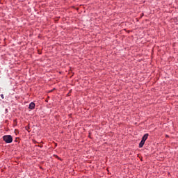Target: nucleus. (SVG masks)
Segmentation results:
<instances>
[{
    "instance_id": "obj_1",
    "label": "nucleus",
    "mask_w": 178,
    "mask_h": 178,
    "mask_svg": "<svg viewBox=\"0 0 178 178\" xmlns=\"http://www.w3.org/2000/svg\"><path fill=\"white\" fill-rule=\"evenodd\" d=\"M3 140L6 144H10V143L13 141V138H12V136L10 135H6L3 137Z\"/></svg>"
},
{
    "instance_id": "obj_2",
    "label": "nucleus",
    "mask_w": 178,
    "mask_h": 178,
    "mask_svg": "<svg viewBox=\"0 0 178 178\" xmlns=\"http://www.w3.org/2000/svg\"><path fill=\"white\" fill-rule=\"evenodd\" d=\"M148 136H149L148 134H145L142 138V141L145 143V141H147V138H148Z\"/></svg>"
},
{
    "instance_id": "obj_3",
    "label": "nucleus",
    "mask_w": 178,
    "mask_h": 178,
    "mask_svg": "<svg viewBox=\"0 0 178 178\" xmlns=\"http://www.w3.org/2000/svg\"><path fill=\"white\" fill-rule=\"evenodd\" d=\"M29 108V109H34L35 108V104L34 102L30 103Z\"/></svg>"
},
{
    "instance_id": "obj_4",
    "label": "nucleus",
    "mask_w": 178,
    "mask_h": 178,
    "mask_svg": "<svg viewBox=\"0 0 178 178\" xmlns=\"http://www.w3.org/2000/svg\"><path fill=\"white\" fill-rule=\"evenodd\" d=\"M144 144H145V142L141 140L140 143H139V148H143V147H144Z\"/></svg>"
},
{
    "instance_id": "obj_5",
    "label": "nucleus",
    "mask_w": 178,
    "mask_h": 178,
    "mask_svg": "<svg viewBox=\"0 0 178 178\" xmlns=\"http://www.w3.org/2000/svg\"><path fill=\"white\" fill-rule=\"evenodd\" d=\"M1 97L2 98V99H3V98H5V97H3V94L1 95Z\"/></svg>"
}]
</instances>
